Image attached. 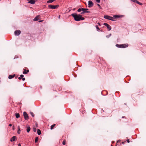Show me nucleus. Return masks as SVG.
Returning <instances> with one entry per match:
<instances>
[{"label": "nucleus", "instance_id": "obj_1", "mask_svg": "<svg viewBox=\"0 0 146 146\" xmlns=\"http://www.w3.org/2000/svg\"><path fill=\"white\" fill-rule=\"evenodd\" d=\"M71 15L74 17V20L76 21H79L84 19V18L82 17V15L77 14L75 13H72Z\"/></svg>", "mask_w": 146, "mask_h": 146}, {"label": "nucleus", "instance_id": "obj_2", "mask_svg": "<svg viewBox=\"0 0 146 146\" xmlns=\"http://www.w3.org/2000/svg\"><path fill=\"white\" fill-rule=\"evenodd\" d=\"M128 45L127 44H117L116 45V46L119 48H125L127 47Z\"/></svg>", "mask_w": 146, "mask_h": 146}, {"label": "nucleus", "instance_id": "obj_3", "mask_svg": "<svg viewBox=\"0 0 146 146\" xmlns=\"http://www.w3.org/2000/svg\"><path fill=\"white\" fill-rule=\"evenodd\" d=\"M59 7L58 5H48V7L51 9H56Z\"/></svg>", "mask_w": 146, "mask_h": 146}, {"label": "nucleus", "instance_id": "obj_4", "mask_svg": "<svg viewBox=\"0 0 146 146\" xmlns=\"http://www.w3.org/2000/svg\"><path fill=\"white\" fill-rule=\"evenodd\" d=\"M104 18L106 19L110 20L113 21H115V20L113 19V17L109 16L108 15H104Z\"/></svg>", "mask_w": 146, "mask_h": 146}, {"label": "nucleus", "instance_id": "obj_5", "mask_svg": "<svg viewBox=\"0 0 146 146\" xmlns=\"http://www.w3.org/2000/svg\"><path fill=\"white\" fill-rule=\"evenodd\" d=\"M23 115L25 120H28L29 119V116L26 112H23Z\"/></svg>", "mask_w": 146, "mask_h": 146}, {"label": "nucleus", "instance_id": "obj_6", "mask_svg": "<svg viewBox=\"0 0 146 146\" xmlns=\"http://www.w3.org/2000/svg\"><path fill=\"white\" fill-rule=\"evenodd\" d=\"M104 25L107 27V28L108 29V31H110L111 28L108 24L106 23H104Z\"/></svg>", "mask_w": 146, "mask_h": 146}, {"label": "nucleus", "instance_id": "obj_7", "mask_svg": "<svg viewBox=\"0 0 146 146\" xmlns=\"http://www.w3.org/2000/svg\"><path fill=\"white\" fill-rule=\"evenodd\" d=\"M94 5V3L91 1H88V7L89 8L92 7Z\"/></svg>", "mask_w": 146, "mask_h": 146}, {"label": "nucleus", "instance_id": "obj_8", "mask_svg": "<svg viewBox=\"0 0 146 146\" xmlns=\"http://www.w3.org/2000/svg\"><path fill=\"white\" fill-rule=\"evenodd\" d=\"M21 33V31L19 30L15 31L14 32L16 36L19 35Z\"/></svg>", "mask_w": 146, "mask_h": 146}, {"label": "nucleus", "instance_id": "obj_9", "mask_svg": "<svg viewBox=\"0 0 146 146\" xmlns=\"http://www.w3.org/2000/svg\"><path fill=\"white\" fill-rule=\"evenodd\" d=\"M88 10V9H85L84 8V10H82V11H83V12H84V13H90V11H87Z\"/></svg>", "mask_w": 146, "mask_h": 146}, {"label": "nucleus", "instance_id": "obj_10", "mask_svg": "<svg viewBox=\"0 0 146 146\" xmlns=\"http://www.w3.org/2000/svg\"><path fill=\"white\" fill-rule=\"evenodd\" d=\"M17 137L15 136H13L12 138L11 139L10 141L11 142L15 141Z\"/></svg>", "mask_w": 146, "mask_h": 146}, {"label": "nucleus", "instance_id": "obj_11", "mask_svg": "<svg viewBox=\"0 0 146 146\" xmlns=\"http://www.w3.org/2000/svg\"><path fill=\"white\" fill-rule=\"evenodd\" d=\"M40 16L39 15H38L36 16L33 19V21H38L39 19Z\"/></svg>", "mask_w": 146, "mask_h": 146}, {"label": "nucleus", "instance_id": "obj_12", "mask_svg": "<svg viewBox=\"0 0 146 146\" xmlns=\"http://www.w3.org/2000/svg\"><path fill=\"white\" fill-rule=\"evenodd\" d=\"M33 125L34 127V128H35V127H38V124L37 122L36 121H34L33 123Z\"/></svg>", "mask_w": 146, "mask_h": 146}, {"label": "nucleus", "instance_id": "obj_13", "mask_svg": "<svg viewBox=\"0 0 146 146\" xmlns=\"http://www.w3.org/2000/svg\"><path fill=\"white\" fill-rule=\"evenodd\" d=\"M15 76V74H14L13 75H9L8 76V78L9 79H11L14 78Z\"/></svg>", "mask_w": 146, "mask_h": 146}, {"label": "nucleus", "instance_id": "obj_14", "mask_svg": "<svg viewBox=\"0 0 146 146\" xmlns=\"http://www.w3.org/2000/svg\"><path fill=\"white\" fill-rule=\"evenodd\" d=\"M24 71L23 72V74H27L29 72V70H26L25 69H23Z\"/></svg>", "mask_w": 146, "mask_h": 146}, {"label": "nucleus", "instance_id": "obj_15", "mask_svg": "<svg viewBox=\"0 0 146 146\" xmlns=\"http://www.w3.org/2000/svg\"><path fill=\"white\" fill-rule=\"evenodd\" d=\"M123 15H114L113 16V17L115 18H119L120 17H122Z\"/></svg>", "mask_w": 146, "mask_h": 146}, {"label": "nucleus", "instance_id": "obj_16", "mask_svg": "<svg viewBox=\"0 0 146 146\" xmlns=\"http://www.w3.org/2000/svg\"><path fill=\"white\" fill-rule=\"evenodd\" d=\"M15 115L16 117L17 118H18L20 117V114L18 113H16L15 114Z\"/></svg>", "mask_w": 146, "mask_h": 146}, {"label": "nucleus", "instance_id": "obj_17", "mask_svg": "<svg viewBox=\"0 0 146 146\" xmlns=\"http://www.w3.org/2000/svg\"><path fill=\"white\" fill-rule=\"evenodd\" d=\"M84 8H79L77 10V11L78 12H80L81 11H82V10H84Z\"/></svg>", "mask_w": 146, "mask_h": 146}, {"label": "nucleus", "instance_id": "obj_18", "mask_svg": "<svg viewBox=\"0 0 146 146\" xmlns=\"http://www.w3.org/2000/svg\"><path fill=\"white\" fill-rule=\"evenodd\" d=\"M37 133L38 135H40L41 134V131L39 129H38L37 131Z\"/></svg>", "mask_w": 146, "mask_h": 146}, {"label": "nucleus", "instance_id": "obj_19", "mask_svg": "<svg viewBox=\"0 0 146 146\" xmlns=\"http://www.w3.org/2000/svg\"><path fill=\"white\" fill-rule=\"evenodd\" d=\"M30 113L31 114V115H32V116L33 117H34L35 116V115H34L33 113L32 112H30Z\"/></svg>", "mask_w": 146, "mask_h": 146}, {"label": "nucleus", "instance_id": "obj_20", "mask_svg": "<svg viewBox=\"0 0 146 146\" xmlns=\"http://www.w3.org/2000/svg\"><path fill=\"white\" fill-rule=\"evenodd\" d=\"M137 3L141 5H143V4L141 3H140V2H139L138 1H137Z\"/></svg>", "mask_w": 146, "mask_h": 146}, {"label": "nucleus", "instance_id": "obj_21", "mask_svg": "<svg viewBox=\"0 0 146 146\" xmlns=\"http://www.w3.org/2000/svg\"><path fill=\"white\" fill-rule=\"evenodd\" d=\"M38 137H36V138L35 140V142L36 143L38 141Z\"/></svg>", "mask_w": 146, "mask_h": 146}, {"label": "nucleus", "instance_id": "obj_22", "mask_svg": "<svg viewBox=\"0 0 146 146\" xmlns=\"http://www.w3.org/2000/svg\"><path fill=\"white\" fill-rule=\"evenodd\" d=\"M131 1L134 2L135 3H137V0H130Z\"/></svg>", "mask_w": 146, "mask_h": 146}, {"label": "nucleus", "instance_id": "obj_23", "mask_svg": "<svg viewBox=\"0 0 146 146\" xmlns=\"http://www.w3.org/2000/svg\"><path fill=\"white\" fill-rule=\"evenodd\" d=\"M55 126V124H54L51 126L50 128H54Z\"/></svg>", "mask_w": 146, "mask_h": 146}, {"label": "nucleus", "instance_id": "obj_24", "mask_svg": "<svg viewBox=\"0 0 146 146\" xmlns=\"http://www.w3.org/2000/svg\"><path fill=\"white\" fill-rule=\"evenodd\" d=\"M20 131H21V130H20V128H19V129L17 131L18 133L19 134L20 133Z\"/></svg>", "mask_w": 146, "mask_h": 146}, {"label": "nucleus", "instance_id": "obj_25", "mask_svg": "<svg viewBox=\"0 0 146 146\" xmlns=\"http://www.w3.org/2000/svg\"><path fill=\"white\" fill-rule=\"evenodd\" d=\"M66 143V141L65 140L63 141L62 142V144L63 145H65Z\"/></svg>", "mask_w": 146, "mask_h": 146}, {"label": "nucleus", "instance_id": "obj_26", "mask_svg": "<svg viewBox=\"0 0 146 146\" xmlns=\"http://www.w3.org/2000/svg\"><path fill=\"white\" fill-rule=\"evenodd\" d=\"M31 128H27V131L28 133H29L30 131Z\"/></svg>", "mask_w": 146, "mask_h": 146}, {"label": "nucleus", "instance_id": "obj_27", "mask_svg": "<svg viewBox=\"0 0 146 146\" xmlns=\"http://www.w3.org/2000/svg\"><path fill=\"white\" fill-rule=\"evenodd\" d=\"M96 28L97 29V30L98 31V30H100V29L98 27V26L97 25H96Z\"/></svg>", "mask_w": 146, "mask_h": 146}, {"label": "nucleus", "instance_id": "obj_28", "mask_svg": "<svg viewBox=\"0 0 146 146\" xmlns=\"http://www.w3.org/2000/svg\"><path fill=\"white\" fill-rule=\"evenodd\" d=\"M111 34H110L109 35L107 36L106 37L108 38H109L110 36H111Z\"/></svg>", "mask_w": 146, "mask_h": 146}, {"label": "nucleus", "instance_id": "obj_29", "mask_svg": "<svg viewBox=\"0 0 146 146\" xmlns=\"http://www.w3.org/2000/svg\"><path fill=\"white\" fill-rule=\"evenodd\" d=\"M96 1L98 3H100V0H96Z\"/></svg>", "mask_w": 146, "mask_h": 146}, {"label": "nucleus", "instance_id": "obj_30", "mask_svg": "<svg viewBox=\"0 0 146 146\" xmlns=\"http://www.w3.org/2000/svg\"><path fill=\"white\" fill-rule=\"evenodd\" d=\"M36 128H33V131L35 132H36Z\"/></svg>", "mask_w": 146, "mask_h": 146}, {"label": "nucleus", "instance_id": "obj_31", "mask_svg": "<svg viewBox=\"0 0 146 146\" xmlns=\"http://www.w3.org/2000/svg\"><path fill=\"white\" fill-rule=\"evenodd\" d=\"M20 77L21 78H23V77H24V75L23 74H21L20 75Z\"/></svg>", "mask_w": 146, "mask_h": 146}, {"label": "nucleus", "instance_id": "obj_32", "mask_svg": "<svg viewBox=\"0 0 146 146\" xmlns=\"http://www.w3.org/2000/svg\"><path fill=\"white\" fill-rule=\"evenodd\" d=\"M22 80L23 81H24L25 80V78H22Z\"/></svg>", "mask_w": 146, "mask_h": 146}, {"label": "nucleus", "instance_id": "obj_33", "mask_svg": "<svg viewBox=\"0 0 146 146\" xmlns=\"http://www.w3.org/2000/svg\"><path fill=\"white\" fill-rule=\"evenodd\" d=\"M26 128H30V127L29 126V125H27V126Z\"/></svg>", "mask_w": 146, "mask_h": 146}, {"label": "nucleus", "instance_id": "obj_34", "mask_svg": "<svg viewBox=\"0 0 146 146\" xmlns=\"http://www.w3.org/2000/svg\"><path fill=\"white\" fill-rule=\"evenodd\" d=\"M127 142L128 143H129L130 142V141H129V139H127Z\"/></svg>", "mask_w": 146, "mask_h": 146}, {"label": "nucleus", "instance_id": "obj_35", "mask_svg": "<svg viewBox=\"0 0 146 146\" xmlns=\"http://www.w3.org/2000/svg\"><path fill=\"white\" fill-rule=\"evenodd\" d=\"M84 12H83V11L81 13V14H84Z\"/></svg>", "mask_w": 146, "mask_h": 146}, {"label": "nucleus", "instance_id": "obj_36", "mask_svg": "<svg viewBox=\"0 0 146 146\" xmlns=\"http://www.w3.org/2000/svg\"><path fill=\"white\" fill-rule=\"evenodd\" d=\"M18 79H19V80H21V79H22V78L20 77H19L18 78Z\"/></svg>", "mask_w": 146, "mask_h": 146}, {"label": "nucleus", "instance_id": "obj_37", "mask_svg": "<svg viewBox=\"0 0 146 146\" xmlns=\"http://www.w3.org/2000/svg\"><path fill=\"white\" fill-rule=\"evenodd\" d=\"M9 126L10 127H11V126H12V124H9Z\"/></svg>", "mask_w": 146, "mask_h": 146}, {"label": "nucleus", "instance_id": "obj_38", "mask_svg": "<svg viewBox=\"0 0 146 146\" xmlns=\"http://www.w3.org/2000/svg\"><path fill=\"white\" fill-rule=\"evenodd\" d=\"M18 146H21V144L19 143L18 145Z\"/></svg>", "mask_w": 146, "mask_h": 146}, {"label": "nucleus", "instance_id": "obj_39", "mask_svg": "<svg viewBox=\"0 0 146 146\" xmlns=\"http://www.w3.org/2000/svg\"><path fill=\"white\" fill-rule=\"evenodd\" d=\"M98 24L99 25V26H100V25H100V23H98Z\"/></svg>", "mask_w": 146, "mask_h": 146}, {"label": "nucleus", "instance_id": "obj_40", "mask_svg": "<svg viewBox=\"0 0 146 146\" xmlns=\"http://www.w3.org/2000/svg\"><path fill=\"white\" fill-rule=\"evenodd\" d=\"M122 118H126V117L125 116H123Z\"/></svg>", "mask_w": 146, "mask_h": 146}, {"label": "nucleus", "instance_id": "obj_41", "mask_svg": "<svg viewBox=\"0 0 146 146\" xmlns=\"http://www.w3.org/2000/svg\"><path fill=\"white\" fill-rule=\"evenodd\" d=\"M97 5L99 7L100 6V5L99 4H98Z\"/></svg>", "mask_w": 146, "mask_h": 146}, {"label": "nucleus", "instance_id": "obj_42", "mask_svg": "<svg viewBox=\"0 0 146 146\" xmlns=\"http://www.w3.org/2000/svg\"><path fill=\"white\" fill-rule=\"evenodd\" d=\"M75 10V8H74L73 9V10Z\"/></svg>", "mask_w": 146, "mask_h": 146}, {"label": "nucleus", "instance_id": "obj_43", "mask_svg": "<svg viewBox=\"0 0 146 146\" xmlns=\"http://www.w3.org/2000/svg\"><path fill=\"white\" fill-rule=\"evenodd\" d=\"M42 21H39V22H42Z\"/></svg>", "mask_w": 146, "mask_h": 146}, {"label": "nucleus", "instance_id": "obj_44", "mask_svg": "<svg viewBox=\"0 0 146 146\" xmlns=\"http://www.w3.org/2000/svg\"><path fill=\"white\" fill-rule=\"evenodd\" d=\"M60 15H59V16H58V18H60Z\"/></svg>", "mask_w": 146, "mask_h": 146}, {"label": "nucleus", "instance_id": "obj_45", "mask_svg": "<svg viewBox=\"0 0 146 146\" xmlns=\"http://www.w3.org/2000/svg\"><path fill=\"white\" fill-rule=\"evenodd\" d=\"M17 77H15V78L16 79V78H17Z\"/></svg>", "mask_w": 146, "mask_h": 146}, {"label": "nucleus", "instance_id": "obj_46", "mask_svg": "<svg viewBox=\"0 0 146 146\" xmlns=\"http://www.w3.org/2000/svg\"><path fill=\"white\" fill-rule=\"evenodd\" d=\"M53 129V128H50V129L52 130V129Z\"/></svg>", "mask_w": 146, "mask_h": 146}, {"label": "nucleus", "instance_id": "obj_47", "mask_svg": "<svg viewBox=\"0 0 146 146\" xmlns=\"http://www.w3.org/2000/svg\"><path fill=\"white\" fill-rule=\"evenodd\" d=\"M119 141H117V142H119Z\"/></svg>", "mask_w": 146, "mask_h": 146}, {"label": "nucleus", "instance_id": "obj_48", "mask_svg": "<svg viewBox=\"0 0 146 146\" xmlns=\"http://www.w3.org/2000/svg\"><path fill=\"white\" fill-rule=\"evenodd\" d=\"M119 141H117V142H119Z\"/></svg>", "mask_w": 146, "mask_h": 146}, {"label": "nucleus", "instance_id": "obj_49", "mask_svg": "<svg viewBox=\"0 0 146 146\" xmlns=\"http://www.w3.org/2000/svg\"><path fill=\"white\" fill-rule=\"evenodd\" d=\"M119 141H117V142H119Z\"/></svg>", "mask_w": 146, "mask_h": 146}, {"label": "nucleus", "instance_id": "obj_50", "mask_svg": "<svg viewBox=\"0 0 146 146\" xmlns=\"http://www.w3.org/2000/svg\"><path fill=\"white\" fill-rule=\"evenodd\" d=\"M18 128H19V126H18Z\"/></svg>", "mask_w": 146, "mask_h": 146}, {"label": "nucleus", "instance_id": "obj_51", "mask_svg": "<svg viewBox=\"0 0 146 146\" xmlns=\"http://www.w3.org/2000/svg\"><path fill=\"white\" fill-rule=\"evenodd\" d=\"M122 143H123V144L124 142H122Z\"/></svg>", "mask_w": 146, "mask_h": 146}, {"label": "nucleus", "instance_id": "obj_52", "mask_svg": "<svg viewBox=\"0 0 146 146\" xmlns=\"http://www.w3.org/2000/svg\"><path fill=\"white\" fill-rule=\"evenodd\" d=\"M14 127V126H13V127Z\"/></svg>", "mask_w": 146, "mask_h": 146}, {"label": "nucleus", "instance_id": "obj_53", "mask_svg": "<svg viewBox=\"0 0 146 146\" xmlns=\"http://www.w3.org/2000/svg\"><path fill=\"white\" fill-rule=\"evenodd\" d=\"M13 130H14V128H13Z\"/></svg>", "mask_w": 146, "mask_h": 146}]
</instances>
